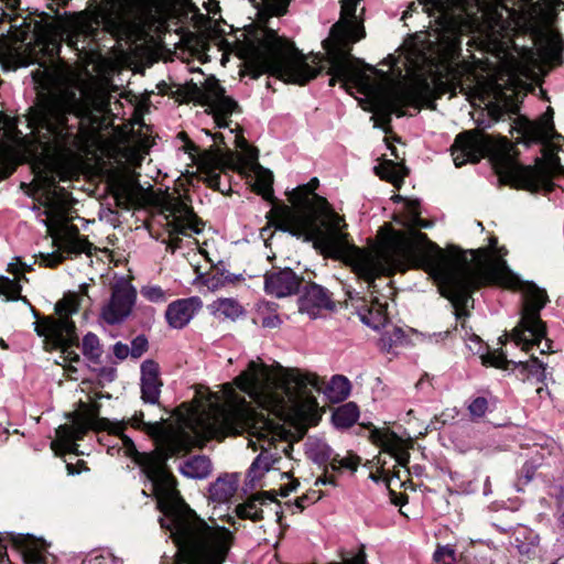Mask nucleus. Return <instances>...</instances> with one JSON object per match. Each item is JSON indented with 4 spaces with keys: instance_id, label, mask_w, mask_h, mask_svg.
Returning a JSON list of instances; mask_svg holds the SVG:
<instances>
[{
    "instance_id": "obj_23",
    "label": "nucleus",
    "mask_w": 564,
    "mask_h": 564,
    "mask_svg": "<svg viewBox=\"0 0 564 564\" xmlns=\"http://www.w3.org/2000/svg\"><path fill=\"white\" fill-rule=\"evenodd\" d=\"M253 323L263 328H278L282 319L278 314V304L269 301H259L256 304Z\"/></svg>"
},
{
    "instance_id": "obj_11",
    "label": "nucleus",
    "mask_w": 564,
    "mask_h": 564,
    "mask_svg": "<svg viewBox=\"0 0 564 564\" xmlns=\"http://www.w3.org/2000/svg\"><path fill=\"white\" fill-rule=\"evenodd\" d=\"M204 131L212 137L214 144L208 149L200 150L193 141L188 140L185 150L196 161L208 186L225 193L226 188L221 186L220 174L225 170L240 171L242 169L241 159L229 149L218 147V143H225L227 138L224 132L210 133L208 130Z\"/></svg>"
},
{
    "instance_id": "obj_40",
    "label": "nucleus",
    "mask_w": 564,
    "mask_h": 564,
    "mask_svg": "<svg viewBox=\"0 0 564 564\" xmlns=\"http://www.w3.org/2000/svg\"><path fill=\"white\" fill-rule=\"evenodd\" d=\"M435 564H456L455 549L449 545H440L433 554Z\"/></svg>"
},
{
    "instance_id": "obj_9",
    "label": "nucleus",
    "mask_w": 564,
    "mask_h": 564,
    "mask_svg": "<svg viewBox=\"0 0 564 564\" xmlns=\"http://www.w3.org/2000/svg\"><path fill=\"white\" fill-rule=\"evenodd\" d=\"M67 203L53 194L46 198L43 223L52 238L54 251L40 253L41 263L55 267L64 259L79 253H90L91 243L79 235L76 226L69 224Z\"/></svg>"
},
{
    "instance_id": "obj_21",
    "label": "nucleus",
    "mask_w": 564,
    "mask_h": 564,
    "mask_svg": "<svg viewBox=\"0 0 564 564\" xmlns=\"http://www.w3.org/2000/svg\"><path fill=\"white\" fill-rule=\"evenodd\" d=\"M141 398L145 403L156 404L161 394L162 381L160 379V367L152 360L147 359L141 364Z\"/></svg>"
},
{
    "instance_id": "obj_10",
    "label": "nucleus",
    "mask_w": 564,
    "mask_h": 564,
    "mask_svg": "<svg viewBox=\"0 0 564 564\" xmlns=\"http://www.w3.org/2000/svg\"><path fill=\"white\" fill-rule=\"evenodd\" d=\"M79 299L76 294H68L56 303L55 311L57 316H50L39 319L35 323V332L44 337L46 347L61 349L62 358L65 362L72 365L80 360L75 351L78 345V336L70 315L78 312ZM69 368H73L69 366Z\"/></svg>"
},
{
    "instance_id": "obj_7",
    "label": "nucleus",
    "mask_w": 564,
    "mask_h": 564,
    "mask_svg": "<svg viewBox=\"0 0 564 564\" xmlns=\"http://www.w3.org/2000/svg\"><path fill=\"white\" fill-rule=\"evenodd\" d=\"M318 180L312 178L288 192L292 207L286 205L272 209L275 227L292 236L314 241L315 245L334 252L344 253L350 248L344 219L329 206L326 198L317 195Z\"/></svg>"
},
{
    "instance_id": "obj_59",
    "label": "nucleus",
    "mask_w": 564,
    "mask_h": 564,
    "mask_svg": "<svg viewBox=\"0 0 564 564\" xmlns=\"http://www.w3.org/2000/svg\"><path fill=\"white\" fill-rule=\"evenodd\" d=\"M22 264H23V265H22V267H20V268L22 269V272L20 273V278L22 276V279H25V275H23V272H24L25 270H29V269H30V267H28V265H26V264H24V263H22Z\"/></svg>"
},
{
    "instance_id": "obj_6",
    "label": "nucleus",
    "mask_w": 564,
    "mask_h": 564,
    "mask_svg": "<svg viewBox=\"0 0 564 564\" xmlns=\"http://www.w3.org/2000/svg\"><path fill=\"white\" fill-rule=\"evenodd\" d=\"M235 383L260 408L283 422H306L318 406L312 391L319 390V379L300 369L269 367L261 360H250Z\"/></svg>"
},
{
    "instance_id": "obj_44",
    "label": "nucleus",
    "mask_w": 564,
    "mask_h": 564,
    "mask_svg": "<svg viewBox=\"0 0 564 564\" xmlns=\"http://www.w3.org/2000/svg\"><path fill=\"white\" fill-rule=\"evenodd\" d=\"M359 465V458L356 455H349L347 457L340 458L339 455L335 454L334 459L332 462V467L334 469L347 468V469H356Z\"/></svg>"
},
{
    "instance_id": "obj_48",
    "label": "nucleus",
    "mask_w": 564,
    "mask_h": 564,
    "mask_svg": "<svg viewBox=\"0 0 564 564\" xmlns=\"http://www.w3.org/2000/svg\"><path fill=\"white\" fill-rule=\"evenodd\" d=\"M482 358H484L485 364H489L490 366L498 367V368H505L506 364H507V359H506V356L503 355V352L488 354L486 356H482Z\"/></svg>"
},
{
    "instance_id": "obj_31",
    "label": "nucleus",
    "mask_w": 564,
    "mask_h": 564,
    "mask_svg": "<svg viewBox=\"0 0 564 564\" xmlns=\"http://www.w3.org/2000/svg\"><path fill=\"white\" fill-rule=\"evenodd\" d=\"M359 419V409L354 402H347L338 406L332 416L333 423L338 429H348Z\"/></svg>"
},
{
    "instance_id": "obj_36",
    "label": "nucleus",
    "mask_w": 564,
    "mask_h": 564,
    "mask_svg": "<svg viewBox=\"0 0 564 564\" xmlns=\"http://www.w3.org/2000/svg\"><path fill=\"white\" fill-rule=\"evenodd\" d=\"M273 175L269 171L260 172L257 175V180L254 183V189L258 194H260L264 199L269 200L273 196Z\"/></svg>"
},
{
    "instance_id": "obj_25",
    "label": "nucleus",
    "mask_w": 564,
    "mask_h": 564,
    "mask_svg": "<svg viewBox=\"0 0 564 564\" xmlns=\"http://www.w3.org/2000/svg\"><path fill=\"white\" fill-rule=\"evenodd\" d=\"M305 448L308 457L317 464L328 462L332 464L335 456L333 448L319 437H308L305 443Z\"/></svg>"
},
{
    "instance_id": "obj_61",
    "label": "nucleus",
    "mask_w": 564,
    "mask_h": 564,
    "mask_svg": "<svg viewBox=\"0 0 564 564\" xmlns=\"http://www.w3.org/2000/svg\"><path fill=\"white\" fill-rule=\"evenodd\" d=\"M531 476L530 475H525V482H529L531 480Z\"/></svg>"
},
{
    "instance_id": "obj_54",
    "label": "nucleus",
    "mask_w": 564,
    "mask_h": 564,
    "mask_svg": "<svg viewBox=\"0 0 564 564\" xmlns=\"http://www.w3.org/2000/svg\"><path fill=\"white\" fill-rule=\"evenodd\" d=\"M297 486H299V482L293 480L288 486H284L281 488V496L286 497L288 495H290V492L294 491Z\"/></svg>"
},
{
    "instance_id": "obj_53",
    "label": "nucleus",
    "mask_w": 564,
    "mask_h": 564,
    "mask_svg": "<svg viewBox=\"0 0 564 564\" xmlns=\"http://www.w3.org/2000/svg\"><path fill=\"white\" fill-rule=\"evenodd\" d=\"M312 495H313V497H311V496H308V495H305V496L300 497V498L296 500V507H297L299 509L303 510V509L306 507V505H307V502H308V501H315V500H318V499L321 498V496H319V495H317V492H316V491H313V494H312Z\"/></svg>"
},
{
    "instance_id": "obj_12",
    "label": "nucleus",
    "mask_w": 564,
    "mask_h": 564,
    "mask_svg": "<svg viewBox=\"0 0 564 564\" xmlns=\"http://www.w3.org/2000/svg\"><path fill=\"white\" fill-rule=\"evenodd\" d=\"M193 90L195 100L202 106L207 107V111L213 116L216 127L228 129V137L236 142L238 135L235 134V130L238 124L232 128L230 117L238 108L237 102L225 95V89L216 79H207L203 88L194 85Z\"/></svg>"
},
{
    "instance_id": "obj_18",
    "label": "nucleus",
    "mask_w": 564,
    "mask_h": 564,
    "mask_svg": "<svg viewBox=\"0 0 564 564\" xmlns=\"http://www.w3.org/2000/svg\"><path fill=\"white\" fill-rule=\"evenodd\" d=\"M334 304L326 289L312 283L305 286L299 299V310L311 318H317L323 310H332Z\"/></svg>"
},
{
    "instance_id": "obj_16",
    "label": "nucleus",
    "mask_w": 564,
    "mask_h": 564,
    "mask_svg": "<svg viewBox=\"0 0 564 564\" xmlns=\"http://www.w3.org/2000/svg\"><path fill=\"white\" fill-rule=\"evenodd\" d=\"M137 291L126 279L115 282L111 296L101 310L102 319L110 325L123 322L132 312L135 304Z\"/></svg>"
},
{
    "instance_id": "obj_29",
    "label": "nucleus",
    "mask_w": 564,
    "mask_h": 564,
    "mask_svg": "<svg viewBox=\"0 0 564 564\" xmlns=\"http://www.w3.org/2000/svg\"><path fill=\"white\" fill-rule=\"evenodd\" d=\"M376 174L394 186H399L405 176V167L401 163H395L392 160H383L375 167Z\"/></svg>"
},
{
    "instance_id": "obj_15",
    "label": "nucleus",
    "mask_w": 564,
    "mask_h": 564,
    "mask_svg": "<svg viewBox=\"0 0 564 564\" xmlns=\"http://www.w3.org/2000/svg\"><path fill=\"white\" fill-rule=\"evenodd\" d=\"M169 231L167 249L174 252L181 248L180 236L192 237L204 229V223L186 205L178 204L170 215L166 216Z\"/></svg>"
},
{
    "instance_id": "obj_52",
    "label": "nucleus",
    "mask_w": 564,
    "mask_h": 564,
    "mask_svg": "<svg viewBox=\"0 0 564 564\" xmlns=\"http://www.w3.org/2000/svg\"><path fill=\"white\" fill-rule=\"evenodd\" d=\"M44 48L51 57L57 56L61 50V41L53 37L44 45Z\"/></svg>"
},
{
    "instance_id": "obj_45",
    "label": "nucleus",
    "mask_w": 564,
    "mask_h": 564,
    "mask_svg": "<svg viewBox=\"0 0 564 564\" xmlns=\"http://www.w3.org/2000/svg\"><path fill=\"white\" fill-rule=\"evenodd\" d=\"M270 469V460L267 456L263 454H260L254 462L252 463L249 475H252V477H259L264 471H268Z\"/></svg>"
},
{
    "instance_id": "obj_24",
    "label": "nucleus",
    "mask_w": 564,
    "mask_h": 564,
    "mask_svg": "<svg viewBox=\"0 0 564 564\" xmlns=\"http://www.w3.org/2000/svg\"><path fill=\"white\" fill-rule=\"evenodd\" d=\"M22 265L20 260L8 264V271L14 275L13 280L7 276H0V295H4L7 300H17L20 297L22 289L20 284V273L22 269L20 267Z\"/></svg>"
},
{
    "instance_id": "obj_30",
    "label": "nucleus",
    "mask_w": 564,
    "mask_h": 564,
    "mask_svg": "<svg viewBox=\"0 0 564 564\" xmlns=\"http://www.w3.org/2000/svg\"><path fill=\"white\" fill-rule=\"evenodd\" d=\"M212 312L217 317L237 319L243 314V307L235 299H218L210 305Z\"/></svg>"
},
{
    "instance_id": "obj_60",
    "label": "nucleus",
    "mask_w": 564,
    "mask_h": 564,
    "mask_svg": "<svg viewBox=\"0 0 564 564\" xmlns=\"http://www.w3.org/2000/svg\"><path fill=\"white\" fill-rule=\"evenodd\" d=\"M560 523L564 527V511L562 512V514L560 516Z\"/></svg>"
},
{
    "instance_id": "obj_49",
    "label": "nucleus",
    "mask_w": 564,
    "mask_h": 564,
    "mask_svg": "<svg viewBox=\"0 0 564 564\" xmlns=\"http://www.w3.org/2000/svg\"><path fill=\"white\" fill-rule=\"evenodd\" d=\"M415 388L423 394H430L433 390L432 379L429 375H423L416 382Z\"/></svg>"
},
{
    "instance_id": "obj_26",
    "label": "nucleus",
    "mask_w": 564,
    "mask_h": 564,
    "mask_svg": "<svg viewBox=\"0 0 564 564\" xmlns=\"http://www.w3.org/2000/svg\"><path fill=\"white\" fill-rule=\"evenodd\" d=\"M564 46L562 39L556 34L547 36L545 44L540 50L541 59L549 66L554 67L562 63Z\"/></svg>"
},
{
    "instance_id": "obj_35",
    "label": "nucleus",
    "mask_w": 564,
    "mask_h": 564,
    "mask_svg": "<svg viewBox=\"0 0 564 564\" xmlns=\"http://www.w3.org/2000/svg\"><path fill=\"white\" fill-rule=\"evenodd\" d=\"M23 557L26 564H46V553L43 545L32 541L23 550Z\"/></svg>"
},
{
    "instance_id": "obj_43",
    "label": "nucleus",
    "mask_w": 564,
    "mask_h": 564,
    "mask_svg": "<svg viewBox=\"0 0 564 564\" xmlns=\"http://www.w3.org/2000/svg\"><path fill=\"white\" fill-rule=\"evenodd\" d=\"M488 410V401L484 397H476L468 403L469 414L474 417H481Z\"/></svg>"
},
{
    "instance_id": "obj_8",
    "label": "nucleus",
    "mask_w": 564,
    "mask_h": 564,
    "mask_svg": "<svg viewBox=\"0 0 564 564\" xmlns=\"http://www.w3.org/2000/svg\"><path fill=\"white\" fill-rule=\"evenodd\" d=\"M247 68L253 78L272 75L285 83L304 85L322 70L323 57L302 54L291 42L264 28L247 40L245 47Z\"/></svg>"
},
{
    "instance_id": "obj_41",
    "label": "nucleus",
    "mask_w": 564,
    "mask_h": 564,
    "mask_svg": "<svg viewBox=\"0 0 564 564\" xmlns=\"http://www.w3.org/2000/svg\"><path fill=\"white\" fill-rule=\"evenodd\" d=\"M519 367L523 370H527L529 375L535 377L539 381H542L545 378V367L544 365L535 357H532L529 361L519 362Z\"/></svg>"
},
{
    "instance_id": "obj_4",
    "label": "nucleus",
    "mask_w": 564,
    "mask_h": 564,
    "mask_svg": "<svg viewBox=\"0 0 564 564\" xmlns=\"http://www.w3.org/2000/svg\"><path fill=\"white\" fill-rule=\"evenodd\" d=\"M549 112L550 117L545 116L539 123H529L527 127L528 137L543 144L542 156L535 160L533 166L519 164L513 147L507 140L492 149L491 139L475 131H465L455 138L451 148L455 166L477 163L490 154L492 167L500 183L530 192L553 191V177L564 175V166L557 156V152L561 151L558 141L563 138L554 131L552 109H549Z\"/></svg>"
},
{
    "instance_id": "obj_17",
    "label": "nucleus",
    "mask_w": 564,
    "mask_h": 564,
    "mask_svg": "<svg viewBox=\"0 0 564 564\" xmlns=\"http://www.w3.org/2000/svg\"><path fill=\"white\" fill-rule=\"evenodd\" d=\"M300 285V276L289 268L271 271L264 275V291L279 299L296 293Z\"/></svg>"
},
{
    "instance_id": "obj_20",
    "label": "nucleus",
    "mask_w": 564,
    "mask_h": 564,
    "mask_svg": "<svg viewBox=\"0 0 564 564\" xmlns=\"http://www.w3.org/2000/svg\"><path fill=\"white\" fill-rule=\"evenodd\" d=\"M200 306L202 302L196 296L176 300L169 304L165 311L166 322L172 328H183L191 322Z\"/></svg>"
},
{
    "instance_id": "obj_37",
    "label": "nucleus",
    "mask_w": 564,
    "mask_h": 564,
    "mask_svg": "<svg viewBox=\"0 0 564 564\" xmlns=\"http://www.w3.org/2000/svg\"><path fill=\"white\" fill-rule=\"evenodd\" d=\"M404 337L405 335L402 328L393 326L391 330H386L382 334L380 338L381 348L390 351L393 347L402 344Z\"/></svg>"
},
{
    "instance_id": "obj_47",
    "label": "nucleus",
    "mask_w": 564,
    "mask_h": 564,
    "mask_svg": "<svg viewBox=\"0 0 564 564\" xmlns=\"http://www.w3.org/2000/svg\"><path fill=\"white\" fill-rule=\"evenodd\" d=\"M148 348V340L144 336L135 337L131 343L130 354L134 358H139Z\"/></svg>"
},
{
    "instance_id": "obj_5",
    "label": "nucleus",
    "mask_w": 564,
    "mask_h": 564,
    "mask_svg": "<svg viewBox=\"0 0 564 564\" xmlns=\"http://www.w3.org/2000/svg\"><path fill=\"white\" fill-rule=\"evenodd\" d=\"M108 107V94L90 87L82 91L80 98L74 91L51 98L32 110L28 122L43 154L66 161L106 126Z\"/></svg>"
},
{
    "instance_id": "obj_27",
    "label": "nucleus",
    "mask_w": 564,
    "mask_h": 564,
    "mask_svg": "<svg viewBox=\"0 0 564 564\" xmlns=\"http://www.w3.org/2000/svg\"><path fill=\"white\" fill-rule=\"evenodd\" d=\"M181 473L193 479H204L212 471V463L206 456H194L180 467Z\"/></svg>"
},
{
    "instance_id": "obj_57",
    "label": "nucleus",
    "mask_w": 564,
    "mask_h": 564,
    "mask_svg": "<svg viewBox=\"0 0 564 564\" xmlns=\"http://www.w3.org/2000/svg\"><path fill=\"white\" fill-rule=\"evenodd\" d=\"M256 161H257V154L253 151H250L248 153L247 163L253 164V163H256Z\"/></svg>"
},
{
    "instance_id": "obj_58",
    "label": "nucleus",
    "mask_w": 564,
    "mask_h": 564,
    "mask_svg": "<svg viewBox=\"0 0 564 564\" xmlns=\"http://www.w3.org/2000/svg\"><path fill=\"white\" fill-rule=\"evenodd\" d=\"M489 242H490V248H491V251H496V248H497V238L496 237H491L489 239Z\"/></svg>"
},
{
    "instance_id": "obj_39",
    "label": "nucleus",
    "mask_w": 564,
    "mask_h": 564,
    "mask_svg": "<svg viewBox=\"0 0 564 564\" xmlns=\"http://www.w3.org/2000/svg\"><path fill=\"white\" fill-rule=\"evenodd\" d=\"M82 564H122V562L108 551H96L88 554Z\"/></svg>"
},
{
    "instance_id": "obj_63",
    "label": "nucleus",
    "mask_w": 564,
    "mask_h": 564,
    "mask_svg": "<svg viewBox=\"0 0 564 564\" xmlns=\"http://www.w3.org/2000/svg\"><path fill=\"white\" fill-rule=\"evenodd\" d=\"M347 293H348V296L352 300L354 299L352 293L350 291H348Z\"/></svg>"
},
{
    "instance_id": "obj_28",
    "label": "nucleus",
    "mask_w": 564,
    "mask_h": 564,
    "mask_svg": "<svg viewBox=\"0 0 564 564\" xmlns=\"http://www.w3.org/2000/svg\"><path fill=\"white\" fill-rule=\"evenodd\" d=\"M267 501H273V498L270 496L269 492H263L259 497L249 499L247 502L237 506V516L241 519L259 521L263 517L261 506L264 505Z\"/></svg>"
},
{
    "instance_id": "obj_3",
    "label": "nucleus",
    "mask_w": 564,
    "mask_h": 564,
    "mask_svg": "<svg viewBox=\"0 0 564 564\" xmlns=\"http://www.w3.org/2000/svg\"><path fill=\"white\" fill-rule=\"evenodd\" d=\"M360 0H343L339 20L323 41L329 65V86L338 80L356 89L372 106L376 124L387 126L391 115L401 117L405 106L419 107L435 97L445 82L462 74V36L470 26L455 18H444L431 31L416 35L398 55H389L383 72L351 55L354 43L365 37Z\"/></svg>"
},
{
    "instance_id": "obj_32",
    "label": "nucleus",
    "mask_w": 564,
    "mask_h": 564,
    "mask_svg": "<svg viewBox=\"0 0 564 564\" xmlns=\"http://www.w3.org/2000/svg\"><path fill=\"white\" fill-rule=\"evenodd\" d=\"M350 388V382L346 377L336 375L332 377L325 393L333 402H340L349 395Z\"/></svg>"
},
{
    "instance_id": "obj_22",
    "label": "nucleus",
    "mask_w": 564,
    "mask_h": 564,
    "mask_svg": "<svg viewBox=\"0 0 564 564\" xmlns=\"http://www.w3.org/2000/svg\"><path fill=\"white\" fill-rule=\"evenodd\" d=\"M237 488L238 479L236 475L226 474L224 476L218 477L209 486V498L214 502L226 503L234 497V495L237 491Z\"/></svg>"
},
{
    "instance_id": "obj_19",
    "label": "nucleus",
    "mask_w": 564,
    "mask_h": 564,
    "mask_svg": "<svg viewBox=\"0 0 564 564\" xmlns=\"http://www.w3.org/2000/svg\"><path fill=\"white\" fill-rule=\"evenodd\" d=\"M373 444L381 447L383 452L393 456L400 466L405 467L410 460V454L404 441L395 433L373 429L370 433Z\"/></svg>"
},
{
    "instance_id": "obj_42",
    "label": "nucleus",
    "mask_w": 564,
    "mask_h": 564,
    "mask_svg": "<svg viewBox=\"0 0 564 564\" xmlns=\"http://www.w3.org/2000/svg\"><path fill=\"white\" fill-rule=\"evenodd\" d=\"M141 295L150 302L163 303L166 301V292L159 285H145L141 289Z\"/></svg>"
},
{
    "instance_id": "obj_46",
    "label": "nucleus",
    "mask_w": 564,
    "mask_h": 564,
    "mask_svg": "<svg viewBox=\"0 0 564 564\" xmlns=\"http://www.w3.org/2000/svg\"><path fill=\"white\" fill-rule=\"evenodd\" d=\"M262 2L274 15H282L289 4V0H262Z\"/></svg>"
},
{
    "instance_id": "obj_64",
    "label": "nucleus",
    "mask_w": 564,
    "mask_h": 564,
    "mask_svg": "<svg viewBox=\"0 0 564 564\" xmlns=\"http://www.w3.org/2000/svg\"><path fill=\"white\" fill-rule=\"evenodd\" d=\"M553 564H556V563H553Z\"/></svg>"
},
{
    "instance_id": "obj_13",
    "label": "nucleus",
    "mask_w": 564,
    "mask_h": 564,
    "mask_svg": "<svg viewBox=\"0 0 564 564\" xmlns=\"http://www.w3.org/2000/svg\"><path fill=\"white\" fill-rule=\"evenodd\" d=\"M121 159H124L129 167L115 172L110 177L109 185L116 205L120 208L129 209L139 203L142 189L137 174H134L130 167L141 165L143 154L135 148L124 147L121 150Z\"/></svg>"
},
{
    "instance_id": "obj_38",
    "label": "nucleus",
    "mask_w": 564,
    "mask_h": 564,
    "mask_svg": "<svg viewBox=\"0 0 564 564\" xmlns=\"http://www.w3.org/2000/svg\"><path fill=\"white\" fill-rule=\"evenodd\" d=\"M427 10H435L445 14L452 8H463L466 0H419Z\"/></svg>"
},
{
    "instance_id": "obj_51",
    "label": "nucleus",
    "mask_w": 564,
    "mask_h": 564,
    "mask_svg": "<svg viewBox=\"0 0 564 564\" xmlns=\"http://www.w3.org/2000/svg\"><path fill=\"white\" fill-rule=\"evenodd\" d=\"M465 339L467 341H469L468 344V347L470 350H474L476 348V351L479 352L480 349H481V344H480V337L473 334V333H468L467 330L465 332Z\"/></svg>"
},
{
    "instance_id": "obj_62",
    "label": "nucleus",
    "mask_w": 564,
    "mask_h": 564,
    "mask_svg": "<svg viewBox=\"0 0 564 564\" xmlns=\"http://www.w3.org/2000/svg\"><path fill=\"white\" fill-rule=\"evenodd\" d=\"M113 451H115V447L108 448V453L111 454V455L113 454Z\"/></svg>"
},
{
    "instance_id": "obj_55",
    "label": "nucleus",
    "mask_w": 564,
    "mask_h": 564,
    "mask_svg": "<svg viewBox=\"0 0 564 564\" xmlns=\"http://www.w3.org/2000/svg\"><path fill=\"white\" fill-rule=\"evenodd\" d=\"M335 485V480L333 477H324V478H318L315 482V485Z\"/></svg>"
},
{
    "instance_id": "obj_1",
    "label": "nucleus",
    "mask_w": 564,
    "mask_h": 564,
    "mask_svg": "<svg viewBox=\"0 0 564 564\" xmlns=\"http://www.w3.org/2000/svg\"><path fill=\"white\" fill-rule=\"evenodd\" d=\"M181 419L177 430L161 422H145L143 412L127 421L99 416L97 404L80 402L69 413V424L59 425L51 443L57 455L78 453L77 441L88 431H107L119 437L127 456L142 467L162 512L161 527L170 532L180 558L175 564H223L232 543V533L213 522L209 525L182 499L176 480L166 468V460L188 452L199 437H225L248 434V445L267 452L275 442L284 441L288 431L279 423L257 413L246 397L226 383L217 392L207 388Z\"/></svg>"
},
{
    "instance_id": "obj_14",
    "label": "nucleus",
    "mask_w": 564,
    "mask_h": 564,
    "mask_svg": "<svg viewBox=\"0 0 564 564\" xmlns=\"http://www.w3.org/2000/svg\"><path fill=\"white\" fill-rule=\"evenodd\" d=\"M150 12L148 0H116L97 14V23H101L110 33H126L137 26Z\"/></svg>"
},
{
    "instance_id": "obj_50",
    "label": "nucleus",
    "mask_w": 564,
    "mask_h": 564,
    "mask_svg": "<svg viewBox=\"0 0 564 564\" xmlns=\"http://www.w3.org/2000/svg\"><path fill=\"white\" fill-rule=\"evenodd\" d=\"M112 350L113 355L120 360L126 359L130 354V348L128 347V345L122 344L120 341L113 345Z\"/></svg>"
},
{
    "instance_id": "obj_2",
    "label": "nucleus",
    "mask_w": 564,
    "mask_h": 564,
    "mask_svg": "<svg viewBox=\"0 0 564 564\" xmlns=\"http://www.w3.org/2000/svg\"><path fill=\"white\" fill-rule=\"evenodd\" d=\"M420 202L406 199L404 213L398 220L406 230H390L382 245L376 250H362L350 246L348 253L352 271L368 283L371 294L376 293V279L391 275L410 268L424 270L437 284L440 293L449 300L457 321L465 329L467 306L474 291L482 285L498 284L522 294L520 321L510 337L523 350L536 346L541 354L551 350L546 338V325L541 319V311L549 303L544 289L531 281L522 280L512 272L501 253L474 252L471 262L466 252L449 245L445 249L431 241L417 228H430L432 223L420 217ZM387 297L372 295L369 307L359 312L360 319L373 329L384 327L388 322Z\"/></svg>"
},
{
    "instance_id": "obj_56",
    "label": "nucleus",
    "mask_w": 564,
    "mask_h": 564,
    "mask_svg": "<svg viewBox=\"0 0 564 564\" xmlns=\"http://www.w3.org/2000/svg\"><path fill=\"white\" fill-rule=\"evenodd\" d=\"M207 10H208L210 13L215 14V13H216V11H218V10H219V8H218V3H217L215 0L210 1V2H209V6L207 7Z\"/></svg>"
},
{
    "instance_id": "obj_33",
    "label": "nucleus",
    "mask_w": 564,
    "mask_h": 564,
    "mask_svg": "<svg viewBox=\"0 0 564 564\" xmlns=\"http://www.w3.org/2000/svg\"><path fill=\"white\" fill-rule=\"evenodd\" d=\"M536 66V59L533 54L530 55L525 62L511 61L508 66V73L510 80H518L521 77L531 78L534 74V67Z\"/></svg>"
},
{
    "instance_id": "obj_34",
    "label": "nucleus",
    "mask_w": 564,
    "mask_h": 564,
    "mask_svg": "<svg viewBox=\"0 0 564 564\" xmlns=\"http://www.w3.org/2000/svg\"><path fill=\"white\" fill-rule=\"evenodd\" d=\"M83 355L93 362H99L102 355V347L97 335L87 333L82 343Z\"/></svg>"
}]
</instances>
